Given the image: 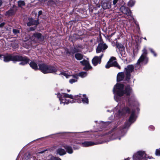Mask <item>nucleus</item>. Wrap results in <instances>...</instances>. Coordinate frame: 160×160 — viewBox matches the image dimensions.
Masks as SVG:
<instances>
[{"instance_id":"1","label":"nucleus","mask_w":160,"mask_h":160,"mask_svg":"<svg viewBox=\"0 0 160 160\" xmlns=\"http://www.w3.org/2000/svg\"><path fill=\"white\" fill-rule=\"evenodd\" d=\"M58 97L60 101V103H63L64 105L70 103H73L75 102V100H77L78 103H81L82 102L84 103L88 104V99L84 94H79L73 97L71 95L66 93H62L61 94L58 93Z\"/></svg>"},{"instance_id":"2","label":"nucleus","mask_w":160,"mask_h":160,"mask_svg":"<svg viewBox=\"0 0 160 160\" xmlns=\"http://www.w3.org/2000/svg\"><path fill=\"white\" fill-rule=\"evenodd\" d=\"M123 85L121 84H117L114 87L113 91L114 94V99L117 102L120 100L121 97L124 94L128 96L132 93V89L130 86H128L125 87V91L123 90Z\"/></svg>"},{"instance_id":"3","label":"nucleus","mask_w":160,"mask_h":160,"mask_svg":"<svg viewBox=\"0 0 160 160\" xmlns=\"http://www.w3.org/2000/svg\"><path fill=\"white\" fill-rule=\"evenodd\" d=\"M2 56L0 58L1 59L2 57L4 58L3 60L5 62H8L10 61H21L19 63L20 65H25L27 64L29 61V59L26 57H22L21 56L16 55H8L5 56L2 55H1Z\"/></svg>"},{"instance_id":"4","label":"nucleus","mask_w":160,"mask_h":160,"mask_svg":"<svg viewBox=\"0 0 160 160\" xmlns=\"http://www.w3.org/2000/svg\"><path fill=\"white\" fill-rule=\"evenodd\" d=\"M39 69L44 73H53L56 71V69L54 67L47 65L44 63L38 65Z\"/></svg>"},{"instance_id":"5","label":"nucleus","mask_w":160,"mask_h":160,"mask_svg":"<svg viewBox=\"0 0 160 160\" xmlns=\"http://www.w3.org/2000/svg\"><path fill=\"white\" fill-rule=\"evenodd\" d=\"M135 121V111L134 110H132V113L130 117L129 122L126 123L124 126L123 128L121 130V132L122 133L124 134L126 132V129L128 128L130 125L133 122Z\"/></svg>"},{"instance_id":"6","label":"nucleus","mask_w":160,"mask_h":160,"mask_svg":"<svg viewBox=\"0 0 160 160\" xmlns=\"http://www.w3.org/2000/svg\"><path fill=\"white\" fill-rule=\"evenodd\" d=\"M142 54L140 57L136 64V65L140 64H145L148 62V59L146 57L147 54V50L144 48L142 50Z\"/></svg>"},{"instance_id":"7","label":"nucleus","mask_w":160,"mask_h":160,"mask_svg":"<svg viewBox=\"0 0 160 160\" xmlns=\"http://www.w3.org/2000/svg\"><path fill=\"white\" fill-rule=\"evenodd\" d=\"M121 107L118 104L116 107L115 110L116 112L118 113V116L122 115L126 113H129L130 112L129 108L127 107H124L121 111Z\"/></svg>"},{"instance_id":"8","label":"nucleus","mask_w":160,"mask_h":160,"mask_svg":"<svg viewBox=\"0 0 160 160\" xmlns=\"http://www.w3.org/2000/svg\"><path fill=\"white\" fill-rule=\"evenodd\" d=\"M146 155L144 151H138L133 155V160H146Z\"/></svg>"},{"instance_id":"9","label":"nucleus","mask_w":160,"mask_h":160,"mask_svg":"<svg viewBox=\"0 0 160 160\" xmlns=\"http://www.w3.org/2000/svg\"><path fill=\"white\" fill-rule=\"evenodd\" d=\"M116 58L115 57H112L108 62V64L106 65L107 68H109L110 67L114 66L117 68L120 69V67L116 61Z\"/></svg>"},{"instance_id":"10","label":"nucleus","mask_w":160,"mask_h":160,"mask_svg":"<svg viewBox=\"0 0 160 160\" xmlns=\"http://www.w3.org/2000/svg\"><path fill=\"white\" fill-rule=\"evenodd\" d=\"M134 66L132 65H128L125 68V79L126 81H128L129 80L131 76L130 73L134 71Z\"/></svg>"},{"instance_id":"11","label":"nucleus","mask_w":160,"mask_h":160,"mask_svg":"<svg viewBox=\"0 0 160 160\" xmlns=\"http://www.w3.org/2000/svg\"><path fill=\"white\" fill-rule=\"evenodd\" d=\"M108 47V46L105 43H100L99 44L96 50L97 53L102 52Z\"/></svg>"},{"instance_id":"12","label":"nucleus","mask_w":160,"mask_h":160,"mask_svg":"<svg viewBox=\"0 0 160 160\" xmlns=\"http://www.w3.org/2000/svg\"><path fill=\"white\" fill-rule=\"evenodd\" d=\"M103 55V53L102 52L99 56H96L92 60L93 64L94 66L97 65L99 63H100L101 62V59Z\"/></svg>"},{"instance_id":"13","label":"nucleus","mask_w":160,"mask_h":160,"mask_svg":"<svg viewBox=\"0 0 160 160\" xmlns=\"http://www.w3.org/2000/svg\"><path fill=\"white\" fill-rule=\"evenodd\" d=\"M120 10L123 13L126 14L127 16H131V12L128 7L124 6H122L120 8Z\"/></svg>"},{"instance_id":"14","label":"nucleus","mask_w":160,"mask_h":160,"mask_svg":"<svg viewBox=\"0 0 160 160\" xmlns=\"http://www.w3.org/2000/svg\"><path fill=\"white\" fill-rule=\"evenodd\" d=\"M38 24V22L36 20L32 19L29 22L27 23V25L30 26L32 25H35L33 27L30 28V29L31 31L34 30L36 28V26Z\"/></svg>"},{"instance_id":"15","label":"nucleus","mask_w":160,"mask_h":160,"mask_svg":"<svg viewBox=\"0 0 160 160\" xmlns=\"http://www.w3.org/2000/svg\"><path fill=\"white\" fill-rule=\"evenodd\" d=\"M111 3L109 1H105L102 2V8L104 9H109L111 8Z\"/></svg>"},{"instance_id":"16","label":"nucleus","mask_w":160,"mask_h":160,"mask_svg":"<svg viewBox=\"0 0 160 160\" xmlns=\"http://www.w3.org/2000/svg\"><path fill=\"white\" fill-rule=\"evenodd\" d=\"M80 62L85 66V67L83 68L85 70L89 69L91 68L87 60H84L83 61Z\"/></svg>"},{"instance_id":"17","label":"nucleus","mask_w":160,"mask_h":160,"mask_svg":"<svg viewBox=\"0 0 160 160\" xmlns=\"http://www.w3.org/2000/svg\"><path fill=\"white\" fill-rule=\"evenodd\" d=\"M126 76L125 77L124 73L123 72H119L117 76V81L120 82L124 78L125 79Z\"/></svg>"},{"instance_id":"18","label":"nucleus","mask_w":160,"mask_h":160,"mask_svg":"<svg viewBox=\"0 0 160 160\" xmlns=\"http://www.w3.org/2000/svg\"><path fill=\"white\" fill-rule=\"evenodd\" d=\"M95 144L94 142L91 141L85 142L82 143V146L83 147H89Z\"/></svg>"},{"instance_id":"19","label":"nucleus","mask_w":160,"mask_h":160,"mask_svg":"<svg viewBox=\"0 0 160 160\" xmlns=\"http://www.w3.org/2000/svg\"><path fill=\"white\" fill-rule=\"evenodd\" d=\"M57 153L59 154L60 155H63L66 153L65 150L62 148H59L57 150Z\"/></svg>"},{"instance_id":"20","label":"nucleus","mask_w":160,"mask_h":160,"mask_svg":"<svg viewBox=\"0 0 160 160\" xmlns=\"http://www.w3.org/2000/svg\"><path fill=\"white\" fill-rule=\"evenodd\" d=\"M29 65L30 67L34 70H36L38 69L37 65L34 62L32 61L31 62L29 63Z\"/></svg>"},{"instance_id":"21","label":"nucleus","mask_w":160,"mask_h":160,"mask_svg":"<svg viewBox=\"0 0 160 160\" xmlns=\"http://www.w3.org/2000/svg\"><path fill=\"white\" fill-rule=\"evenodd\" d=\"M64 148L66 149L68 152L71 154L73 152V150L71 147L69 146H65Z\"/></svg>"},{"instance_id":"22","label":"nucleus","mask_w":160,"mask_h":160,"mask_svg":"<svg viewBox=\"0 0 160 160\" xmlns=\"http://www.w3.org/2000/svg\"><path fill=\"white\" fill-rule=\"evenodd\" d=\"M73 77L74 78V79H70L69 80V82L71 84L77 81V79H78V76L77 74H75L73 75Z\"/></svg>"},{"instance_id":"23","label":"nucleus","mask_w":160,"mask_h":160,"mask_svg":"<svg viewBox=\"0 0 160 160\" xmlns=\"http://www.w3.org/2000/svg\"><path fill=\"white\" fill-rule=\"evenodd\" d=\"M75 57L78 60H80L82 59L83 58L82 55L80 53H76L75 54Z\"/></svg>"},{"instance_id":"24","label":"nucleus","mask_w":160,"mask_h":160,"mask_svg":"<svg viewBox=\"0 0 160 160\" xmlns=\"http://www.w3.org/2000/svg\"><path fill=\"white\" fill-rule=\"evenodd\" d=\"M116 46L117 48L119 49L120 50L122 51L124 49V47L121 44L119 43H116Z\"/></svg>"},{"instance_id":"25","label":"nucleus","mask_w":160,"mask_h":160,"mask_svg":"<svg viewBox=\"0 0 160 160\" xmlns=\"http://www.w3.org/2000/svg\"><path fill=\"white\" fill-rule=\"evenodd\" d=\"M33 37H35L38 39H40L42 38V35L40 33H35L33 34L32 38H33Z\"/></svg>"},{"instance_id":"26","label":"nucleus","mask_w":160,"mask_h":160,"mask_svg":"<svg viewBox=\"0 0 160 160\" xmlns=\"http://www.w3.org/2000/svg\"><path fill=\"white\" fill-rule=\"evenodd\" d=\"M78 76L81 77L82 78H84L87 76V73L86 72H81L79 73L78 74Z\"/></svg>"},{"instance_id":"27","label":"nucleus","mask_w":160,"mask_h":160,"mask_svg":"<svg viewBox=\"0 0 160 160\" xmlns=\"http://www.w3.org/2000/svg\"><path fill=\"white\" fill-rule=\"evenodd\" d=\"M135 3V1L134 0H130L128 2V6L130 7L133 6Z\"/></svg>"},{"instance_id":"28","label":"nucleus","mask_w":160,"mask_h":160,"mask_svg":"<svg viewBox=\"0 0 160 160\" xmlns=\"http://www.w3.org/2000/svg\"><path fill=\"white\" fill-rule=\"evenodd\" d=\"M18 6L20 7H22L25 5L24 2L23 1H19L18 2Z\"/></svg>"},{"instance_id":"29","label":"nucleus","mask_w":160,"mask_h":160,"mask_svg":"<svg viewBox=\"0 0 160 160\" xmlns=\"http://www.w3.org/2000/svg\"><path fill=\"white\" fill-rule=\"evenodd\" d=\"M60 74L65 76L66 78H68L70 76V75H68L65 72H62L60 73Z\"/></svg>"},{"instance_id":"30","label":"nucleus","mask_w":160,"mask_h":160,"mask_svg":"<svg viewBox=\"0 0 160 160\" xmlns=\"http://www.w3.org/2000/svg\"><path fill=\"white\" fill-rule=\"evenodd\" d=\"M155 154L157 156H160V148L159 149H156L155 152Z\"/></svg>"},{"instance_id":"31","label":"nucleus","mask_w":160,"mask_h":160,"mask_svg":"<svg viewBox=\"0 0 160 160\" xmlns=\"http://www.w3.org/2000/svg\"><path fill=\"white\" fill-rule=\"evenodd\" d=\"M13 32L15 34H17L19 32V30L18 29H13Z\"/></svg>"},{"instance_id":"32","label":"nucleus","mask_w":160,"mask_h":160,"mask_svg":"<svg viewBox=\"0 0 160 160\" xmlns=\"http://www.w3.org/2000/svg\"><path fill=\"white\" fill-rule=\"evenodd\" d=\"M116 135V134H115V133L114 134H112V137H111V139L113 140V139L117 138L115 137Z\"/></svg>"},{"instance_id":"33","label":"nucleus","mask_w":160,"mask_h":160,"mask_svg":"<svg viewBox=\"0 0 160 160\" xmlns=\"http://www.w3.org/2000/svg\"><path fill=\"white\" fill-rule=\"evenodd\" d=\"M150 50L152 53L153 54L154 56L156 57L157 56L156 54L155 53V52L151 48L150 49Z\"/></svg>"},{"instance_id":"34","label":"nucleus","mask_w":160,"mask_h":160,"mask_svg":"<svg viewBox=\"0 0 160 160\" xmlns=\"http://www.w3.org/2000/svg\"><path fill=\"white\" fill-rule=\"evenodd\" d=\"M150 50L152 53L153 54L154 56L156 57L157 56L156 54L155 53V52L151 48L150 49Z\"/></svg>"},{"instance_id":"35","label":"nucleus","mask_w":160,"mask_h":160,"mask_svg":"<svg viewBox=\"0 0 160 160\" xmlns=\"http://www.w3.org/2000/svg\"><path fill=\"white\" fill-rule=\"evenodd\" d=\"M118 0H113V4L114 5V7H116V6L115 5L118 2Z\"/></svg>"},{"instance_id":"36","label":"nucleus","mask_w":160,"mask_h":160,"mask_svg":"<svg viewBox=\"0 0 160 160\" xmlns=\"http://www.w3.org/2000/svg\"><path fill=\"white\" fill-rule=\"evenodd\" d=\"M52 160H61V159L59 158L56 157H53L52 158Z\"/></svg>"},{"instance_id":"37","label":"nucleus","mask_w":160,"mask_h":160,"mask_svg":"<svg viewBox=\"0 0 160 160\" xmlns=\"http://www.w3.org/2000/svg\"><path fill=\"white\" fill-rule=\"evenodd\" d=\"M135 100V98L134 96L132 98V100H131L130 99H129L128 100V102L129 103H130L131 101H133Z\"/></svg>"},{"instance_id":"38","label":"nucleus","mask_w":160,"mask_h":160,"mask_svg":"<svg viewBox=\"0 0 160 160\" xmlns=\"http://www.w3.org/2000/svg\"><path fill=\"white\" fill-rule=\"evenodd\" d=\"M5 23H2L0 24V27H2L4 26Z\"/></svg>"},{"instance_id":"39","label":"nucleus","mask_w":160,"mask_h":160,"mask_svg":"<svg viewBox=\"0 0 160 160\" xmlns=\"http://www.w3.org/2000/svg\"><path fill=\"white\" fill-rule=\"evenodd\" d=\"M42 13V12L41 11H40L38 12V15H41Z\"/></svg>"},{"instance_id":"40","label":"nucleus","mask_w":160,"mask_h":160,"mask_svg":"<svg viewBox=\"0 0 160 160\" xmlns=\"http://www.w3.org/2000/svg\"><path fill=\"white\" fill-rule=\"evenodd\" d=\"M44 151H43L39 152H38V153H39H39H42L44 152Z\"/></svg>"},{"instance_id":"41","label":"nucleus","mask_w":160,"mask_h":160,"mask_svg":"<svg viewBox=\"0 0 160 160\" xmlns=\"http://www.w3.org/2000/svg\"><path fill=\"white\" fill-rule=\"evenodd\" d=\"M29 38H28L27 39H26L25 38V39H24V41H27L28 40Z\"/></svg>"},{"instance_id":"42","label":"nucleus","mask_w":160,"mask_h":160,"mask_svg":"<svg viewBox=\"0 0 160 160\" xmlns=\"http://www.w3.org/2000/svg\"><path fill=\"white\" fill-rule=\"evenodd\" d=\"M52 1L54 3L57 2V0H52Z\"/></svg>"},{"instance_id":"43","label":"nucleus","mask_w":160,"mask_h":160,"mask_svg":"<svg viewBox=\"0 0 160 160\" xmlns=\"http://www.w3.org/2000/svg\"><path fill=\"white\" fill-rule=\"evenodd\" d=\"M2 4V2L0 0V6H1V5Z\"/></svg>"},{"instance_id":"44","label":"nucleus","mask_w":160,"mask_h":160,"mask_svg":"<svg viewBox=\"0 0 160 160\" xmlns=\"http://www.w3.org/2000/svg\"><path fill=\"white\" fill-rule=\"evenodd\" d=\"M114 34V33H112V34H111V36H112V35H113Z\"/></svg>"},{"instance_id":"45","label":"nucleus","mask_w":160,"mask_h":160,"mask_svg":"<svg viewBox=\"0 0 160 160\" xmlns=\"http://www.w3.org/2000/svg\"><path fill=\"white\" fill-rule=\"evenodd\" d=\"M125 160H129L128 158H127Z\"/></svg>"},{"instance_id":"46","label":"nucleus","mask_w":160,"mask_h":160,"mask_svg":"<svg viewBox=\"0 0 160 160\" xmlns=\"http://www.w3.org/2000/svg\"><path fill=\"white\" fill-rule=\"evenodd\" d=\"M78 148H75V149H78Z\"/></svg>"},{"instance_id":"47","label":"nucleus","mask_w":160,"mask_h":160,"mask_svg":"<svg viewBox=\"0 0 160 160\" xmlns=\"http://www.w3.org/2000/svg\"><path fill=\"white\" fill-rule=\"evenodd\" d=\"M151 128H153L154 127L153 126H151Z\"/></svg>"},{"instance_id":"48","label":"nucleus","mask_w":160,"mask_h":160,"mask_svg":"<svg viewBox=\"0 0 160 160\" xmlns=\"http://www.w3.org/2000/svg\"><path fill=\"white\" fill-rule=\"evenodd\" d=\"M70 91V90H68V92H69Z\"/></svg>"},{"instance_id":"49","label":"nucleus","mask_w":160,"mask_h":160,"mask_svg":"<svg viewBox=\"0 0 160 160\" xmlns=\"http://www.w3.org/2000/svg\"><path fill=\"white\" fill-rule=\"evenodd\" d=\"M118 139H119V140H120V138H118Z\"/></svg>"},{"instance_id":"50","label":"nucleus","mask_w":160,"mask_h":160,"mask_svg":"<svg viewBox=\"0 0 160 160\" xmlns=\"http://www.w3.org/2000/svg\"><path fill=\"white\" fill-rule=\"evenodd\" d=\"M144 39L145 40H146V38H144Z\"/></svg>"},{"instance_id":"51","label":"nucleus","mask_w":160,"mask_h":160,"mask_svg":"<svg viewBox=\"0 0 160 160\" xmlns=\"http://www.w3.org/2000/svg\"><path fill=\"white\" fill-rule=\"evenodd\" d=\"M115 114H116V116L117 115L116 114V113H115Z\"/></svg>"},{"instance_id":"52","label":"nucleus","mask_w":160,"mask_h":160,"mask_svg":"<svg viewBox=\"0 0 160 160\" xmlns=\"http://www.w3.org/2000/svg\"><path fill=\"white\" fill-rule=\"evenodd\" d=\"M109 122H107V123H109Z\"/></svg>"},{"instance_id":"53","label":"nucleus","mask_w":160,"mask_h":160,"mask_svg":"<svg viewBox=\"0 0 160 160\" xmlns=\"http://www.w3.org/2000/svg\"><path fill=\"white\" fill-rule=\"evenodd\" d=\"M107 111H108V112H109V110H107Z\"/></svg>"}]
</instances>
